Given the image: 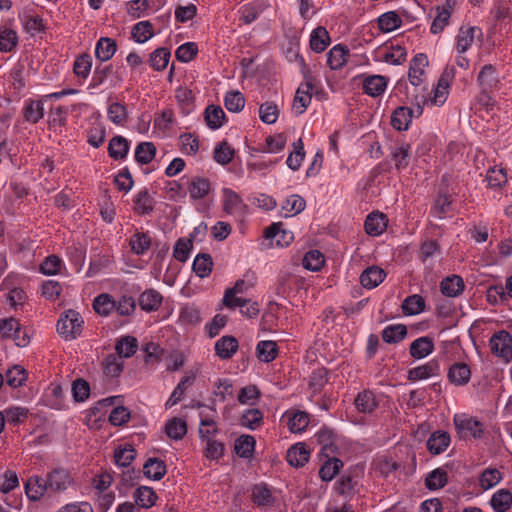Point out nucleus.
Segmentation results:
<instances>
[{
    "label": "nucleus",
    "mask_w": 512,
    "mask_h": 512,
    "mask_svg": "<svg viewBox=\"0 0 512 512\" xmlns=\"http://www.w3.org/2000/svg\"><path fill=\"white\" fill-rule=\"evenodd\" d=\"M377 405L374 393L369 390L359 393L355 398V406L361 413H372Z\"/></svg>",
    "instance_id": "c9c22d12"
},
{
    "label": "nucleus",
    "mask_w": 512,
    "mask_h": 512,
    "mask_svg": "<svg viewBox=\"0 0 512 512\" xmlns=\"http://www.w3.org/2000/svg\"><path fill=\"white\" fill-rule=\"evenodd\" d=\"M386 277L385 271L378 266L366 268L360 275V283L366 289H373L380 285Z\"/></svg>",
    "instance_id": "4468645a"
},
{
    "label": "nucleus",
    "mask_w": 512,
    "mask_h": 512,
    "mask_svg": "<svg viewBox=\"0 0 512 512\" xmlns=\"http://www.w3.org/2000/svg\"><path fill=\"white\" fill-rule=\"evenodd\" d=\"M162 295L155 289L144 291L139 297V306L143 311H156L162 303Z\"/></svg>",
    "instance_id": "b1692460"
},
{
    "label": "nucleus",
    "mask_w": 512,
    "mask_h": 512,
    "mask_svg": "<svg viewBox=\"0 0 512 512\" xmlns=\"http://www.w3.org/2000/svg\"><path fill=\"white\" fill-rule=\"evenodd\" d=\"M223 210L236 217H243L247 211V205L239 194L230 188L222 189Z\"/></svg>",
    "instance_id": "39448f33"
},
{
    "label": "nucleus",
    "mask_w": 512,
    "mask_h": 512,
    "mask_svg": "<svg viewBox=\"0 0 512 512\" xmlns=\"http://www.w3.org/2000/svg\"><path fill=\"white\" fill-rule=\"evenodd\" d=\"M47 490L48 487L45 483V479L43 478L31 477L25 484L26 495L30 500L33 501L39 500Z\"/></svg>",
    "instance_id": "c756f323"
},
{
    "label": "nucleus",
    "mask_w": 512,
    "mask_h": 512,
    "mask_svg": "<svg viewBox=\"0 0 512 512\" xmlns=\"http://www.w3.org/2000/svg\"><path fill=\"white\" fill-rule=\"evenodd\" d=\"M330 36L326 28L318 26L310 35V47L316 53L323 52L330 44Z\"/></svg>",
    "instance_id": "bb28decb"
},
{
    "label": "nucleus",
    "mask_w": 512,
    "mask_h": 512,
    "mask_svg": "<svg viewBox=\"0 0 512 512\" xmlns=\"http://www.w3.org/2000/svg\"><path fill=\"white\" fill-rule=\"evenodd\" d=\"M195 274L201 278L208 277L212 272L213 260L210 254L200 253L198 254L192 265Z\"/></svg>",
    "instance_id": "f704fd0d"
},
{
    "label": "nucleus",
    "mask_w": 512,
    "mask_h": 512,
    "mask_svg": "<svg viewBox=\"0 0 512 512\" xmlns=\"http://www.w3.org/2000/svg\"><path fill=\"white\" fill-rule=\"evenodd\" d=\"M129 142L123 136H114L108 145V154L114 160L124 159L129 152Z\"/></svg>",
    "instance_id": "a878e982"
},
{
    "label": "nucleus",
    "mask_w": 512,
    "mask_h": 512,
    "mask_svg": "<svg viewBox=\"0 0 512 512\" xmlns=\"http://www.w3.org/2000/svg\"><path fill=\"white\" fill-rule=\"evenodd\" d=\"M252 500L258 506H267L272 504L273 497L267 485L259 484L252 490Z\"/></svg>",
    "instance_id": "e2e57ef3"
},
{
    "label": "nucleus",
    "mask_w": 512,
    "mask_h": 512,
    "mask_svg": "<svg viewBox=\"0 0 512 512\" xmlns=\"http://www.w3.org/2000/svg\"><path fill=\"white\" fill-rule=\"evenodd\" d=\"M434 350L431 338L423 336L414 340L410 345V355L415 359H422L430 355Z\"/></svg>",
    "instance_id": "393cba45"
},
{
    "label": "nucleus",
    "mask_w": 512,
    "mask_h": 512,
    "mask_svg": "<svg viewBox=\"0 0 512 512\" xmlns=\"http://www.w3.org/2000/svg\"><path fill=\"white\" fill-rule=\"evenodd\" d=\"M288 417V428L292 433L303 432L309 425V417L305 412H291L288 414Z\"/></svg>",
    "instance_id": "a18cd8bd"
},
{
    "label": "nucleus",
    "mask_w": 512,
    "mask_h": 512,
    "mask_svg": "<svg viewBox=\"0 0 512 512\" xmlns=\"http://www.w3.org/2000/svg\"><path fill=\"white\" fill-rule=\"evenodd\" d=\"M134 498L138 506L142 508H150L155 504L157 495L151 487L141 486L136 489Z\"/></svg>",
    "instance_id": "79ce46f5"
},
{
    "label": "nucleus",
    "mask_w": 512,
    "mask_h": 512,
    "mask_svg": "<svg viewBox=\"0 0 512 512\" xmlns=\"http://www.w3.org/2000/svg\"><path fill=\"white\" fill-rule=\"evenodd\" d=\"M92 68V57L88 53L78 56L73 65V71L76 76L86 79Z\"/></svg>",
    "instance_id": "052dcab7"
},
{
    "label": "nucleus",
    "mask_w": 512,
    "mask_h": 512,
    "mask_svg": "<svg viewBox=\"0 0 512 512\" xmlns=\"http://www.w3.org/2000/svg\"><path fill=\"white\" fill-rule=\"evenodd\" d=\"M256 354L260 361L269 363L273 361L278 354L277 343L272 340H263L256 346Z\"/></svg>",
    "instance_id": "7c9ffc66"
},
{
    "label": "nucleus",
    "mask_w": 512,
    "mask_h": 512,
    "mask_svg": "<svg viewBox=\"0 0 512 512\" xmlns=\"http://www.w3.org/2000/svg\"><path fill=\"white\" fill-rule=\"evenodd\" d=\"M165 430L168 437L180 440L187 433V425L184 420L175 417L166 423Z\"/></svg>",
    "instance_id": "3c124183"
},
{
    "label": "nucleus",
    "mask_w": 512,
    "mask_h": 512,
    "mask_svg": "<svg viewBox=\"0 0 512 512\" xmlns=\"http://www.w3.org/2000/svg\"><path fill=\"white\" fill-rule=\"evenodd\" d=\"M402 24L399 15L394 11L383 13L378 18V26L383 32H391L398 29Z\"/></svg>",
    "instance_id": "09e8293b"
},
{
    "label": "nucleus",
    "mask_w": 512,
    "mask_h": 512,
    "mask_svg": "<svg viewBox=\"0 0 512 512\" xmlns=\"http://www.w3.org/2000/svg\"><path fill=\"white\" fill-rule=\"evenodd\" d=\"M107 116L112 123L122 125L128 117L126 106L119 102L112 103L108 107Z\"/></svg>",
    "instance_id": "774afa93"
},
{
    "label": "nucleus",
    "mask_w": 512,
    "mask_h": 512,
    "mask_svg": "<svg viewBox=\"0 0 512 512\" xmlns=\"http://www.w3.org/2000/svg\"><path fill=\"white\" fill-rule=\"evenodd\" d=\"M402 311L405 315H416L421 313L425 307V301L422 296L414 294L408 296L402 303Z\"/></svg>",
    "instance_id": "8fccbe9b"
},
{
    "label": "nucleus",
    "mask_w": 512,
    "mask_h": 512,
    "mask_svg": "<svg viewBox=\"0 0 512 512\" xmlns=\"http://www.w3.org/2000/svg\"><path fill=\"white\" fill-rule=\"evenodd\" d=\"M428 66V58L425 54L419 53L410 62L408 78L412 86L417 89L423 83L425 67Z\"/></svg>",
    "instance_id": "6e6552de"
},
{
    "label": "nucleus",
    "mask_w": 512,
    "mask_h": 512,
    "mask_svg": "<svg viewBox=\"0 0 512 512\" xmlns=\"http://www.w3.org/2000/svg\"><path fill=\"white\" fill-rule=\"evenodd\" d=\"M314 90V79L306 77V81L302 83L295 94L293 99L292 109L296 115H301L309 106Z\"/></svg>",
    "instance_id": "0eeeda50"
},
{
    "label": "nucleus",
    "mask_w": 512,
    "mask_h": 512,
    "mask_svg": "<svg viewBox=\"0 0 512 512\" xmlns=\"http://www.w3.org/2000/svg\"><path fill=\"white\" fill-rule=\"evenodd\" d=\"M491 351L506 360H512V336L505 330L492 335L489 341Z\"/></svg>",
    "instance_id": "423d86ee"
},
{
    "label": "nucleus",
    "mask_w": 512,
    "mask_h": 512,
    "mask_svg": "<svg viewBox=\"0 0 512 512\" xmlns=\"http://www.w3.org/2000/svg\"><path fill=\"white\" fill-rule=\"evenodd\" d=\"M386 227L387 218L384 213L372 212L366 217L364 228L368 235L379 236L385 231Z\"/></svg>",
    "instance_id": "ddd939ff"
},
{
    "label": "nucleus",
    "mask_w": 512,
    "mask_h": 512,
    "mask_svg": "<svg viewBox=\"0 0 512 512\" xmlns=\"http://www.w3.org/2000/svg\"><path fill=\"white\" fill-rule=\"evenodd\" d=\"M477 81L484 92L495 87L498 83L495 67L491 64L484 65L478 74Z\"/></svg>",
    "instance_id": "c85d7f7f"
},
{
    "label": "nucleus",
    "mask_w": 512,
    "mask_h": 512,
    "mask_svg": "<svg viewBox=\"0 0 512 512\" xmlns=\"http://www.w3.org/2000/svg\"><path fill=\"white\" fill-rule=\"evenodd\" d=\"M204 119L206 121L207 126L210 129L216 130V129H219L223 125V121L225 119V113L220 106L209 105L205 109Z\"/></svg>",
    "instance_id": "2f4dec72"
},
{
    "label": "nucleus",
    "mask_w": 512,
    "mask_h": 512,
    "mask_svg": "<svg viewBox=\"0 0 512 512\" xmlns=\"http://www.w3.org/2000/svg\"><path fill=\"white\" fill-rule=\"evenodd\" d=\"M83 324L84 320L80 313L68 309L61 314L57 322V332L67 341L74 340L81 335Z\"/></svg>",
    "instance_id": "f257e3e1"
},
{
    "label": "nucleus",
    "mask_w": 512,
    "mask_h": 512,
    "mask_svg": "<svg viewBox=\"0 0 512 512\" xmlns=\"http://www.w3.org/2000/svg\"><path fill=\"white\" fill-rule=\"evenodd\" d=\"M349 50L341 44L335 45L327 54V63L332 70L341 69L347 62Z\"/></svg>",
    "instance_id": "5701e85b"
},
{
    "label": "nucleus",
    "mask_w": 512,
    "mask_h": 512,
    "mask_svg": "<svg viewBox=\"0 0 512 512\" xmlns=\"http://www.w3.org/2000/svg\"><path fill=\"white\" fill-rule=\"evenodd\" d=\"M453 423L459 437L462 439H480L484 434L483 423L467 414H455Z\"/></svg>",
    "instance_id": "7ed1b4c3"
},
{
    "label": "nucleus",
    "mask_w": 512,
    "mask_h": 512,
    "mask_svg": "<svg viewBox=\"0 0 512 512\" xmlns=\"http://www.w3.org/2000/svg\"><path fill=\"white\" fill-rule=\"evenodd\" d=\"M411 102L416 105L415 109H412L407 106H400L394 110L391 116V125L398 131H405L409 128V125L412 122L413 117H419L423 108L421 104L426 102L425 95H422L421 98L417 95L411 99Z\"/></svg>",
    "instance_id": "f03ea898"
},
{
    "label": "nucleus",
    "mask_w": 512,
    "mask_h": 512,
    "mask_svg": "<svg viewBox=\"0 0 512 512\" xmlns=\"http://www.w3.org/2000/svg\"><path fill=\"white\" fill-rule=\"evenodd\" d=\"M309 457L310 453L303 443H298L287 451V461L293 467L304 466L308 462Z\"/></svg>",
    "instance_id": "4be33fe9"
},
{
    "label": "nucleus",
    "mask_w": 512,
    "mask_h": 512,
    "mask_svg": "<svg viewBox=\"0 0 512 512\" xmlns=\"http://www.w3.org/2000/svg\"><path fill=\"white\" fill-rule=\"evenodd\" d=\"M447 377L456 386L466 385L471 378L470 367L466 363L456 362L449 368Z\"/></svg>",
    "instance_id": "2eb2a0df"
},
{
    "label": "nucleus",
    "mask_w": 512,
    "mask_h": 512,
    "mask_svg": "<svg viewBox=\"0 0 512 512\" xmlns=\"http://www.w3.org/2000/svg\"><path fill=\"white\" fill-rule=\"evenodd\" d=\"M387 87V79L381 75L368 76L363 81L364 92L372 97L380 96Z\"/></svg>",
    "instance_id": "aec40b11"
},
{
    "label": "nucleus",
    "mask_w": 512,
    "mask_h": 512,
    "mask_svg": "<svg viewBox=\"0 0 512 512\" xmlns=\"http://www.w3.org/2000/svg\"><path fill=\"white\" fill-rule=\"evenodd\" d=\"M170 56L171 53L167 48H158L150 55V66L156 71L164 70L168 65Z\"/></svg>",
    "instance_id": "4d7b16f0"
},
{
    "label": "nucleus",
    "mask_w": 512,
    "mask_h": 512,
    "mask_svg": "<svg viewBox=\"0 0 512 512\" xmlns=\"http://www.w3.org/2000/svg\"><path fill=\"white\" fill-rule=\"evenodd\" d=\"M156 154V147L152 142H141L135 149V160L140 164L150 163Z\"/></svg>",
    "instance_id": "de8ad7c7"
},
{
    "label": "nucleus",
    "mask_w": 512,
    "mask_h": 512,
    "mask_svg": "<svg viewBox=\"0 0 512 512\" xmlns=\"http://www.w3.org/2000/svg\"><path fill=\"white\" fill-rule=\"evenodd\" d=\"M117 49L115 40L109 37H101L95 46V57L101 62L110 60Z\"/></svg>",
    "instance_id": "6ab92c4d"
},
{
    "label": "nucleus",
    "mask_w": 512,
    "mask_h": 512,
    "mask_svg": "<svg viewBox=\"0 0 512 512\" xmlns=\"http://www.w3.org/2000/svg\"><path fill=\"white\" fill-rule=\"evenodd\" d=\"M153 26L149 21H141L132 28V38L137 43H145L153 36Z\"/></svg>",
    "instance_id": "603ef678"
},
{
    "label": "nucleus",
    "mask_w": 512,
    "mask_h": 512,
    "mask_svg": "<svg viewBox=\"0 0 512 512\" xmlns=\"http://www.w3.org/2000/svg\"><path fill=\"white\" fill-rule=\"evenodd\" d=\"M20 19L24 25V30L31 36L45 31L43 19L38 15L24 14Z\"/></svg>",
    "instance_id": "864d4df0"
},
{
    "label": "nucleus",
    "mask_w": 512,
    "mask_h": 512,
    "mask_svg": "<svg viewBox=\"0 0 512 512\" xmlns=\"http://www.w3.org/2000/svg\"><path fill=\"white\" fill-rule=\"evenodd\" d=\"M73 480L70 473L63 468L54 469L45 479V483L49 490L60 492L66 490Z\"/></svg>",
    "instance_id": "1a4fd4ad"
},
{
    "label": "nucleus",
    "mask_w": 512,
    "mask_h": 512,
    "mask_svg": "<svg viewBox=\"0 0 512 512\" xmlns=\"http://www.w3.org/2000/svg\"><path fill=\"white\" fill-rule=\"evenodd\" d=\"M143 473L148 479L161 480L166 474V464L158 458H148L143 465Z\"/></svg>",
    "instance_id": "412c9836"
},
{
    "label": "nucleus",
    "mask_w": 512,
    "mask_h": 512,
    "mask_svg": "<svg viewBox=\"0 0 512 512\" xmlns=\"http://www.w3.org/2000/svg\"><path fill=\"white\" fill-rule=\"evenodd\" d=\"M304 156V144L302 139L299 138L293 143V152H291L287 158V166L293 171L298 170L301 166Z\"/></svg>",
    "instance_id": "5fc2aeb1"
},
{
    "label": "nucleus",
    "mask_w": 512,
    "mask_h": 512,
    "mask_svg": "<svg viewBox=\"0 0 512 512\" xmlns=\"http://www.w3.org/2000/svg\"><path fill=\"white\" fill-rule=\"evenodd\" d=\"M27 379V374L22 366L15 365L6 372V383L12 388L20 387Z\"/></svg>",
    "instance_id": "69168bd1"
},
{
    "label": "nucleus",
    "mask_w": 512,
    "mask_h": 512,
    "mask_svg": "<svg viewBox=\"0 0 512 512\" xmlns=\"http://www.w3.org/2000/svg\"><path fill=\"white\" fill-rule=\"evenodd\" d=\"M224 105L230 112H240L244 108L245 98L239 91H230L224 97Z\"/></svg>",
    "instance_id": "0e129e2a"
},
{
    "label": "nucleus",
    "mask_w": 512,
    "mask_h": 512,
    "mask_svg": "<svg viewBox=\"0 0 512 512\" xmlns=\"http://www.w3.org/2000/svg\"><path fill=\"white\" fill-rule=\"evenodd\" d=\"M44 116L43 103L41 101L28 100L25 102L23 117L27 122L37 123Z\"/></svg>",
    "instance_id": "a19ab883"
},
{
    "label": "nucleus",
    "mask_w": 512,
    "mask_h": 512,
    "mask_svg": "<svg viewBox=\"0 0 512 512\" xmlns=\"http://www.w3.org/2000/svg\"><path fill=\"white\" fill-rule=\"evenodd\" d=\"M211 190V182L205 177L195 176L187 182V191L193 201L204 199Z\"/></svg>",
    "instance_id": "9d476101"
},
{
    "label": "nucleus",
    "mask_w": 512,
    "mask_h": 512,
    "mask_svg": "<svg viewBox=\"0 0 512 512\" xmlns=\"http://www.w3.org/2000/svg\"><path fill=\"white\" fill-rule=\"evenodd\" d=\"M343 466L342 461L337 458L328 459L319 470V477L323 481H331Z\"/></svg>",
    "instance_id": "13d9d810"
},
{
    "label": "nucleus",
    "mask_w": 512,
    "mask_h": 512,
    "mask_svg": "<svg viewBox=\"0 0 512 512\" xmlns=\"http://www.w3.org/2000/svg\"><path fill=\"white\" fill-rule=\"evenodd\" d=\"M450 442L451 438L448 432L437 430L429 436L426 446L432 455H439L448 448Z\"/></svg>",
    "instance_id": "9b49d317"
},
{
    "label": "nucleus",
    "mask_w": 512,
    "mask_h": 512,
    "mask_svg": "<svg viewBox=\"0 0 512 512\" xmlns=\"http://www.w3.org/2000/svg\"><path fill=\"white\" fill-rule=\"evenodd\" d=\"M131 251L136 255H143L151 246V238L147 233L135 232L129 241Z\"/></svg>",
    "instance_id": "4c0bfd02"
},
{
    "label": "nucleus",
    "mask_w": 512,
    "mask_h": 512,
    "mask_svg": "<svg viewBox=\"0 0 512 512\" xmlns=\"http://www.w3.org/2000/svg\"><path fill=\"white\" fill-rule=\"evenodd\" d=\"M324 256L318 250H310L302 260L303 267L310 271H319L324 265Z\"/></svg>",
    "instance_id": "338daca9"
},
{
    "label": "nucleus",
    "mask_w": 512,
    "mask_h": 512,
    "mask_svg": "<svg viewBox=\"0 0 512 512\" xmlns=\"http://www.w3.org/2000/svg\"><path fill=\"white\" fill-rule=\"evenodd\" d=\"M440 367L437 360H430L429 362L414 367L408 371V379L410 381H418L436 376L439 374Z\"/></svg>",
    "instance_id": "f8f14e48"
},
{
    "label": "nucleus",
    "mask_w": 512,
    "mask_h": 512,
    "mask_svg": "<svg viewBox=\"0 0 512 512\" xmlns=\"http://www.w3.org/2000/svg\"><path fill=\"white\" fill-rule=\"evenodd\" d=\"M410 145L407 143H402L399 146H396L392 152L391 157L395 162V167L397 170L401 171L409 165L410 159Z\"/></svg>",
    "instance_id": "37998d69"
},
{
    "label": "nucleus",
    "mask_w": 512,
    "mask_h": 512,
    "mask_svg": "<svg viewBox=\"0 0 512 512\" xmlns=\"http://www.w3.org/2000/svg\"><path fill=\"white\" fill-rule=\"evenodd\" d=\"M121 357L115 354H109L103 360V369L107 376L117 377L123 370V362L120 360Z\"/></svg>",
    "instance_id": "680f3d73"
},
{
    "label": "nucleus",
    "mask_w": 512,
    "mask_h": 512,
    "mask_svg": "<svg viewBox=\"0 0 512 512\" xmlns=\"http://www.w3.org/2000/svg\"><path fill=\"white\" fill-rule=\"evenodd\" d=\"M133 204L135 213L148 215L153 212L155 201L147 189H142L135 195Z\"/></svg>",
    "instance_id": "f3484780"
},
{
    "label": "nucleus",
    "mask_w": 512,
    "mask_h": 512,
    "mask_svg": "<svg viewBox=\"0 0 512 512\" xmlns=\"http://www.w3.org/2000/svg\"><path fill=\"white\" fill-rule=\"evenodd\" d=\"M476 31L481 32L476 27L460 28L456 45L458 54L466 52L472 46Z\"/></svg>",
    "instance_id": "e433bc0d"
},
{
    "label": "nucleus",
    "mask_w": 512,
    "mask_h": 512,
    "mask_svg": "<svg viewBox=\"0 0 512 512\" xmlns=\"http://www.w3.org/2000/svg\"><path fill=\"white\" fill-rule=\"evenodd\" d=\"M138 348V341L133 336H125L115 344V350L119 357L129 358L134 355Z\"/></svg>",
    "instance_id": "58836bf2"
},
{
    "label": "nucleus",
    "mask_w": 512,
    "mask_h": 512,
    "mask_svg": "<svg viewBox=\"0 0 512 512\" xmlns=\"http://www.w3.org/2000/svg\"><path fill=\"white\" fill-rule=\"evenodd\" d=\"M18 45L17 32L9 27H0V52H12Z\"/></svg>",
    "instance_id": "473e14b6"
},
{
    "label": "nucleus",
    "mask_w": 512,
    "mask_h": 512,
    "mask_svg": "<svg viewBox=\"0 0 512 512\" xmlns=\"http://www.w3.org/2000/svg\"><path fill=\"white\" fill-rule=\"evenodd\" d=\"M263 422V413L257 408H250L243 412L240 423L242 426L256 430Z\"/></svg>",
    "instance_id": "c03bdc74"
},
{
    "label": "nucleus",
    "mask_w": 512,
    "mask_h": 512,
    "mask_svg": "<svg viewBox=\"0 0 512 512\" xmlns=\"http://www.w3.org/2000/svg\"><path fill=\"white\" fill-rule=\"evenodd\" d=\"M116 301L114 298L107 293H102L94 298L93 309L94 311L103 317H107L115 310Z\"/></svg>",
    "instance_id": "cd10ccee"
},
{
    "label": "nucleus",
    "mask_w": 512,
    "mask_h": 512,
    "mask_svg": "<svg viewBox=\"0 0 512 512\" xmlns=\"http://www.w3.org/2000/svg\"><path fill=\"white\" fill-rule=\"evenodd\" d=\"M255 447V439L251 435H242L235 441V451L242 458L252 456Z\"/></svg>",
    "instance_id": "6e6d98bb"
},
{
    "label": "nucleus",
    "mask_w": 512,
    "mask_h": 512,
    "mask_svg": "<svg viewBox=\"0 0 512 512\" xmlns=\"http://www.w3.org/2000/svg\"><path fill=\"white\" fill-rule=\"evenodd\" d=\"M495 512H506L512 505V493L508 489L496 491L490 500Z\"/></svg>",
    "instance_id": "72a5a7b5"
},
{
    "label": "nucleus",
    "mask_w": 512,
    "mask_h": 512,
    "mask_svg": "<svg viewBox=\"0 0 512 512\" xmlns=\"http://www.w3.org/2000/svg\"><path fill=\"white\" fill-rule=\"evenodd\" d=\"M502 479L501 472L496 468L485 469L479 478V484L484 490H488L496 486Z\"/></svg>",
    "instance_id": "bf43d9fd"
},
{
    "label": "nucleus",
    "mask_w": 512,
    "mask_h": 512,
    "mask_svg": "<svg viewBox=\"0 0 512 512\" xmlns=\"http://www.w3.org/2000/svg\"><path fill=\"white\" fill-rule=\"evenodd\" d=\"M123 75L121 68H113V65H97L94 69L89 88L96 89L102 86L105 82H109V87H118L123 82Z\"/></svg>",
    "instance_id": "20e7f679"
},
{
    "label": "nucleus",
    "mask_w": 512,
    "mask_h": 512,
    "mask_svg": "<svg viewBox=\"0 0 512 512\" xmlns=\"http://www.w3.org/2000/svg\"><path fill=\"white\" fill-rule=\"evenodd\" d=\"M406 335L407 328L404 324L388 325L382 331V339L389 344L402 341Z\"/></svg>",
    "instance_id": "ea45409f"
},
{
    "label": "nucleus",
    "mask_w": 512,
    "mask_h": 512,
    "mask_svg": "<svg viewBox=\"0 0 512 512\" xmlns=\"http://www.w3.org/2000/svg\"><path fill=\"white\" fill-rule=\"evenodd\" d=\"M448 481L447 472L442 468L432 470L425 479V485L429 490L443 488Z\"/></svg>",
    "instance_id": "49530a36"
},
{
    "label": "nucleus",
    "mask_w": 512,
    "mask_h": 512,
    "mask_svg": "<svg viewBox=\"0 0 512 512\" xmlns=\"http://www.w3.org/2000/svg\"><path fill=\"white\" fill-rule=\"evenodd\" d=\"M238 340L234 336H223L215 343L216 355L224 360L230 359L237 352Z\"/></svg>",
    "instance_id": "dca6fc26"
},
{
    "label": "nucleus",
    "mask_w": 512,
    "mask_h": 512,
    "mask_svg": "<svg viewBox=\"0 0 512 512\" xmlns=\"http://www.w3.org/2000/svg\"><path fill=\"white\" fill-rule=\"evenodd\" d=\"M465 288L462 277L451 275L445 277L440 283V290L446 297H457Z\"/></svg>",
    "instance_id": "a211bd4d"
}]
</instances>
